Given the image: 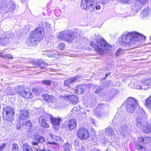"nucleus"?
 Returning a JSON list of instances; mask_svg holds the SVG:
<instances>
[{
  "instance_id": "f257e3e1",
  "label": "nucleus",
  "mask_w": 151,
  "mask_h": 151,
  "mask_svg": "<svg viewBox=\"0 0 151 151\" xmlns=\"http://www.w3.org/2000/svg\"><path fill=\"white\" fill-rule=\"evenodd\" d=\"M141 37V34L137 32H124L119 38V42L122 45H131L140 41Z\"/></svg>"
},
{
  "instance_id": "f03ea898",
  "label": "nucleus",
  "mask_w": 151,
  "mask_h": 151,
  "mask_svg": "<svg viewBox=\"0 0 151 151\" xmlns=\"http://www.w3.org/2000/svg\"><path fill=\"white\" fill-rule=\"evenodd\" d=\"M95 43L91 41L90 42L91 46L94 48V50L100 55H103L105 52L111 50V46L101 37H97L95 39Z\"/></svg>"
},
{
  "instance_id": "7ed1b4c3",
  "label": "nucleus",
  "mask_w": 151,
  "mask_h": 151,
  "mask_svg": "<svg viewBox=\"0 0 151 151\" xmlns=\"http://www.w3.org/2000/svg\"><path fill=\"white\" fill-rule=\"evenodd\" d=\"M94 0H82L81 4V8L84 10H88L91 12L95 11V9L99 10L101 6L99 5L94 6L93 4Z\"/></svg>"
},
{
  "instance_id": "20e7f679",
  "label": "nucleus",
  "mask_w": 151,
  "mask_h": 151,
  "mask_svg": "<svg viewBox=\"0 0 151 151\" xmlns=\"http://www.w3.org/2000/svg\"><path fill=\"white\" fill-rule=\"evenodd\" d=\"M57 37L60 40H65L69 43L72 42L75 38V35L68 32L63 31L60 32Z\"/></svg>"
},
{
  "instance_id": "39448f33",
  "label": "nucleus",
  "mask_w": 151,
  "mask_h": 151,
  "mask_svg": "<svg viewBox=\"0 0 151 151\" xmlns=\"http://www.w3.org/2000/svg\"><path fill=\"white\" fill-rule=\"evenodd\" d=\"M138 101L132 97H130L127 101L126 104L127 109V111L129 113L134 112L136 107L138 104Z\"/></svg>"
},
{
  "instance_id": "423d86ee",
  "label": "nucleus",
  "mask_w": 151,
  "mask_h": 151,
  "mask_svg": "<svg viewBox=\"0 0 151 151\" xmlns=\"http://www.w3.org/2000/svg\"><path fill=\"white\" fill-rule=\"evenodd\" d=\"M127 120L124 119H121L120 122V127L119 129L121 135L125 137H126L128 136L129 132V128L127 124Z\"/></svg>"
},
{
  "instance_id": "0eeeda50",
  "label": "nucleus",
  "mask_w": 151,
  "mask_h": 151,
  "mask_svg": "<svg viewBox=\"0 0 151 151\" xmlns=\"http://www.w3.org/2000/svg\"><path fill=\"white\" fill-rule=\"evenodd\" d=\"M15 90L19 94H21L26 99H31L33 96L29 89L26 90L24 86H20L17 87Z\"/></svg>"
},
{
  "instance_id": "6e6552de",
  "label": "nucleus",
  "mask_w": 151,
  "mask_h": 151,
  "mask_svg": "<svg viewBox=\"0 0 151 151\" xmlns=\"http://www.w3.org/2000/svg\"><path fill=\"white\" fill-rule=\"evenodd\" d=\"M4 113H5V115L3 116L4 119L10 121L14 113V108L11 106H6L3 108Z\"/></svg>"
},
{
  "instance_id": "1a4fd4ad",
  "label": "nucleus",
  "mask_w": 151,
  "mask_h": 151,
  "mask_svg": "<svg viewBox=\"0 0 151 151\" xmlns=\"http://www.w3.org/2000/svg\"><path fill=\"white\" fill-rule=\"evenodd\" d=\"M77 135L79 139L84 140L87 139L89 137V134L87 130L84 128H81L78 129Z\"/></svg>"
},
{
  "instance_id": "9d476101",
  "label": "nucleus",
  "mask_w": 151,
  "mask_h": 151,
  "mask_svg": "<svg viewBox=\"0 0 151 151\" xmlns=\"http://www.w3.org/2000/svg\"><path fill=\"white\" fill-rule=\"evenodd\" d=\"M34 33L35 34L34 35L35 37L39 41L43 39L45 33L44 29L42 27L36 28L35 30L31 32V34H33Z\"/></svg>"
},
{
  "instance_id": "9b49d317",
  "label": "nucleus",
  "mask_w": 151,
  "mask_h": 151,
  "mask_svg": "<svg viewBox=\"0 0 151 151\" xmlns=\"http://www.w3.org/2000/svg\"><path fill=\"white\" fill-rule=\"evenodd\" d=\"M0 9L3 11L1 12L12 13L15 9V7L11 6L10 5L6 4H3L0 2Z\"/></svg>"
},
{
  "instance_id": "f8f14e48",
  "label": "nucleus",
  "mask_w": 151,
  "mask_h": 151,
  "mask_svg": "<svg viewBox=\"0 0 151 151\" xmlns=\"http://www.w3.org/2000/svg\"><path fill=\"white\" fill-rule=\"evenodd\" d=\"M100 106H101V109L99 111L96 113H95L96 116L100 118H102L108 115V112L106 110V109L105 108H103L104 105L102 104H100L98 105L99 107Z\"/></svg>"
},
{
  "instance_id": "ddd939ff",
  "label": "nucleus",
  "mask_w": 151,
  "mask_h": 151,
  "mask_svg": "<svg viewBox=\"0 0 151 151\" xmlns=\"http://www.w3.org/2000/svg\"><path fill=\"white\" fill-rule=\"evenodd\" d=\"M45 141V139L43 137L40 135H36L34 137V141L31 143L33 146H37L39 143H43Z\"/></svg>"
},
{
  "instance_id": "4468645a",
  "label": "nucleus",
  "mask_w": 151,
  "mask_h": 151,
  "mask_svg": "<svg viewBox=\"0 0 151 151\" xmlns=\"http://www.w3.org/2000/svg\"><path fill=\"white\" fill-rule=\"evenodd\" d=\"M35 33L33 34H31L30 37L27 42V43L28 45L32 46L36 44L37 41H39L34 36Z\"/></svg>"
},
{
  "instance_id": "2eb2a0df",
  "label": "nucleus",
  "mask_w": 151,
  "mask_h": 151,
  "mask_svg": "<svg viewBox=\"0 0 151 151\" xmlns=\"http://www.w3.org/2000/svg\"><path fill=\"white\" fill-rule=\"evenodd\" d=\"M77 122L75 119H70L67 124V127L68 130H72L76 126Z\"/></svg>"
},
{
  "instance_id": "dca6fc26",
  "label": "nucleus",
  "mask_w": 151,
  "mask_h": 151,
  "mask_svg": "<svg viewBox=\"0 0 151 151\" xmlns=\"http://www.w3.org/2000/svg\"><path fill=\"white\" fill-rule=\"evenodd\" d=\"M65 99L66 100H69L72 103L74 104H76L78 101V97L74 95H67L65 97Z\"/></svg>"
},
{
  "instance_id": "f3484780",
  "label": "nucleus",
  "mask_w": 151,
  "mask_h": 151,
  "mask_svg": "<svg viewBox=\"0 0 151 151\" xmlns=\"http://www.w3.org/2000/svg\"><path fill=\"white\" fill-rule=\"evenodd\" d=\"M114 131L111 127H109L106 129V131L102 133V135L105 138L110 137L111 136L114 135Z\"/></svg>"
},
{
  "instance_id": "a211bd4d",
  "label": "nucleus",
  "mask_w": 151,
  "mask_h": 151,
  "mask_svg": "<svg viewBox=\"0 0 151 151\" xmlns=\"http://www.w3.org/2000/svg\"><path fill=\"white\" fill-rule=\"evenodd\" d=\"M80 77L81 76H77L69 79L65 80L64 82V84L66 86H68Z\"/></svg>"
},
{
  "instance_id": "6ab92c4d",
  "label": "nucleus",
  "mask_w": 151,
  "mask_h": 151,
  "mask_svg": "<svg viewBox=\"0 0 151 151\" xmlns=\"http://www.w3.org/2000/svg\"><path fill=\"white\" fill-rule=\"evenodd\" d=\"M33 65L35 67H39L41 68H45L47 67V64L45 62H43L42 61H33Z\"/></svg>"
},
{
  "instance_id": "aec40b11",
  "label": "nucleus",
  "mask_w": 151,
  "mask_h": 151,
  "mask_svg": "<svg viewBox=\"0 0 151 151\" xmlns=\"http://www.w3.org/2000/svg\"><path fill=\"white\" fill-rule=\"evenodd\" d=\"M29 113L26 110L21 111L19 116V118L21 120H25L27 119L29 117Z\"/></svg>"
},
{
  "instance_id": "412c9836",
  "label": "nucleus",
  "mask_w": 151,
  "mask_h": 151,
  "mask_svg": "<svg viewBox=\"0 0 151 151\" xmlns=\"http://www.w3.org/2000/svg\"><path fill=\"white\" fill-rule=\"evenodd\" d=\"M50 121L54 126H58L60 124L61 119L60 118L55 117L51 116L50 117Z\"/></svg>"
},
{
  "instance_id": "4be33fe9",
  "label": "nucleus",
  "mask_w": 151,
  "mask_h": 151,
  "mask_svg": "<svg viewBox=\"0 0 151 151\" xmlns=\"http://www.w3.org/2000/svg\"><path fill=\"white\" fill-rule=\"evenodd\" d=\"M39 122L40 124L43 127L47 128L49 127V125L46 122L45 118L43 116L40 117Z\"/></svg>"
},
{
  "instance_id": "5701e85b",
  "label": "nucleus",
  "mask_w": 151,
  "mask_h": 151,
  "mask_svg": "<svg viewBox=\"0 0 151 151\" xmlns=\"http://www.w3.org/2000/svg\"><path fill=\"white\" fill-rule=\"evenodd\" d=\"M143 132L145 133H149L151 132V126L149 124H147L143 127Z\"/></svg>"
},
{
  "instance_id": "b1692460",
  "label": "nucleus",
  "mask_w": 151,
  "mask_h": 151,
  "mask_svg": "<svg viewBox=\"0 0 151 151\" xmlns=\"http://www.w3.org/2000/svg\"><path fill=\"white\" fill-rule=\"evenodd\" d=\"M76 93L78 94H81L83 91V86L82 85H78L75 87Z\"/></svg>"
},
{
  "instance_id": "393cba45",
  "label": "nucleus",
  "mask_w": 151,
  "mask_h": 151,
  "mask_svg": "<svg viewBox=\"0 0 151 151\" xmlns=\"http://www.w3.org/2000/svg\"><path fill=\"white\" fill-rule=\"evenodd\" d=\"M9 41V39L2 36V37L0 39V44L4 45H7Z\"/></svg>"
},
{
  "instance_id": "a878e982",
  "label": "nucleus",
  "mask_w": 151,
  "mask_h": 151,
  "mask_svg": "<svg viewBox=\"0 0 151 151\" xmlns=\"http://www.w3.org/2000/svg\"><path fill=\"white\" fill-rule=\"evenodd\" d=\"M141 119V115L140 114L136 119V125L138 128H140L142 126Z\"/></svg>"
},
{
  "instance_id": "bb28decb",
  "label": "nucleus",
  "mask_w": 151,
  "mask_h": 151,
  "mask_svg": "<svg viewBox=\"0 0 151 151\" xmlns=\"http://www.w3.org/2000/svg\"><path fill=\"white\" fill-rule=\"evenodd\" d=\"M22 149L23 151H33L31 147L26 143L23 144Z\"/></svg>"
},
{
  "instance_id": "cd10ccee",
  "label": "nucleus",
  "mask_w": 151,
  "mask_h": 151,
  "mask_svg": "<svg viewBox=\"0 0 151 151\" xmlns=\"http://www.w3.org/2000/svg\"><path fill=\"white\" fill-rule=\"evenodd\" d=\"M143 85H145L146 86V88L144 87L143 88L145 89L148 88V86H151V79H147L143 81Z\"/></svg>"
},
{
  "instance_id": "c85d7f7f",
  "label": "nucleus",
  "mask_w": 151,
  "mask_h": 151,
  "mask_svg": "<svg viewBox=\"0 0 151 151\" xmlns=\"http://www.w3.org/2000/svg\"><path fill=\"white\" fill-rule=\"evenodd\" d=\"M0 56L1 58H4L5 59H12L13 58V56L10 54L1 53L0 54Z\"/></svg>"
},
{
  "instance_id": "c756f323",
  "label": "nucleus",
  "mask_w": 151,
  "mask_h": 151,
  "mask_svg": "<svg viewBox=\"0 0 151 151\" xmlns=\"http://www.w3.org/2000/svg\"><path fill=\"white\" fill-rule=\"evenodd\" d=\"M41 83L42 85H44L48 86H50L52 83V81L49 80H45L41 81Z\"/></svg>"
},
{
  "instance_id": "7c9ffc66",
  "label": "nucleus",
  "mask_w": 151,
  "mask_h": 151,
  "mask_svg": "<svg viewBox=\"0 0 151 151\" xmlns=\"http://www.w3.org/2000/svg\"><path fill=\"white\" fill-rule=\"evenodd\" d=\"M2 36L9 39L12 37L13 35L12 33L9 32H6L3 34L2 35Z\"/></svg>"
},
{
  "instance_id": "2f4dec72",
  "label": "nucleus",
  "mask_w": 151,
  "mask_h": 151,
  "mask_svg": "<svg viewBox=\"0 0 151 151\" xmlns=\"http://www.w3.org/2000/svg\"><path fill=\"white\" fill-rule=\"evenodd\" d=\"M146 105L148 108H151V97L150 96L146 100Z\"/></svg>"
},
{
  "instance_id": "473e14b6",
  "label": "nucleus",
  "mask_w": 151,
  "mask_h": 151,
  "mask_svg": "<svg viewBox=\"0 0 151 151\" xmlns=\"http://www.w3.org/2000/svg\"><path fill=\"white\" fill-rule=\"evenodd\" d=\"M12 151H19V147L17 144L13 143L12 145Z\"/></svg>"
},
{
  "instance_id": "72a5a7b5",
  "label": "nucleus",
  "mask_w": 151,
  "mask_h": 151,
  "mask_svg": "<svg viewBox=\"0 0 151 151\" xmlns=\"http://www.w3.org/2000/svg\"><path fill=\"white\" fill-rule=\"evenodd\" d=\"M63 147L65 151H70L71 149V146L68 143L66 144L63 146Z\"/></svg>"
},
{
  "instance_id": "f704fd0d",
  "label": "nucleus",
  "mask_w": 151,
  "mask_h": 151,
  "mask_svg": "<svg viewBox=\"0 0 151 151\" xmlns=\"http://www.w3.org/2000/svg\"><path fill=\"white\" fill-rule=\"evenodd\" d=\"M140 141H138V143L136 144L135 148L138 150H140L142 148L141 142L140 139H139Z\"/></svg>"
},
{
  "instance_id": "c9c22d12",
  "label": "nucleus",
  "mask_w": 151,
  "mask_h": 151,
  "mask_svg": "<svg viewBox=\"0 0 151 151\" xmlns=\"http://www.w3.org/2000/svg\"><path fill=\"white\" fill-rule=\"evenodd\" d=\"M9 89L6 92V93L8 95H14L15 93L14 92V91L13 89L11 88H9Z\"/></svg>"
},
{
  "instance_id": "e433bc0d",
  "label": "nucleus",
  "mask_w": 151,
  "mask_h": 151,
  "mask_svg": "<svg viewBox=\"0 0 151 151\" xmlns=\"http://www.w3.org/2000/svg\"><path fill=\"white\" fill-rule=\"evenodd\" d=\"M50 98V95L47 94H44L43 98L45 101L47 103L49 102V99Z\"/></svg>"
},
{
  "instance_id": "4c0bfd02",
  "label": "nucleus",
  "mask_w": 151,
  "mask_h": 151,
  "mask_svg": "<svg viewBox=\"0 0 151 151\" xmlns=\"http://www.w3.org/2000/svg\"><path fill=\"white\" fill-rule=\"evenodd\" d=\"M50 137L52 139L56 141H59L60 139V137L58 136H56L53 135L52 134H50Z\"/></svg>"
},
{
  "instance_id": "58836bf2",
  "label": "nucleus",
  "mask_w": 151,
  "mask_h": 151,
  "mask_svg": "<svg viewBox=\"0 0 151 151\" xmlns=\"http://www.w3.org/2000/svg\"><path fill=\"white\" fill-rule=\"evenodd\" d=\"M151 139L150 137H146L144 139L142 138V142H143L146 144L149 143L150 142Z\"/></svg>"
},
{
  "instance_id": "ea45409f",
  "label": "nucleus",
  "mask_w": 151,
  "mask_h": 151,
  "mask_svg": "<svg viewBox=\"0 0 151 151\" xmlns=\"http://www.w3.org/2000/svg\"><path fill=\"white\" fill-rule=\"evenodd\" d=\"M47 56L50 57H54L57 58L58 57V55L55 54H53L52 53H49L47 54Z\"/></svg>"
},
{
  "instance_id": "a19ab883",
  "label": "nucleus",
  "mask_w": 151,
  "mask_h": 151,
  "mask_svg": "<svg viewBox=\"0 0 151 151\" xmlns=\"http://www.w3.org/2000/svg\"><path fill=\"white\" fill-rule=\"evenodd\" d=\"M26 125L28 127V129H29L32 127V124L30 121H28L26 122Z\"/></svg>"
},
{
  "instance_id": "79ce46f5",
  "label": "nucleus",
  "mask_w": 151,
  "mask_h": 151,
  "mask_svg": "<svg viewBox=\"0 0 151 151\" xmlns=\"http://www.w3.org/2000/svg\"><path fill=\"white\" fill-rule=\"evenodd\" d=\"M56 100L55 97L52 95H50V98L49 99V102H52L55 101Z\"/></svg>"
},
{
  "instance_id": "37998d69",
  "label": "nucleus",
  "mask_w": 151,
  "mask_h": 151,
  "mask_svg": "<svg viewBox=\"0 0 151 151\" xmlns=\"http://www.w3.org/2000/svg\"><path fill=\"white\" fill-rule=\"evenodd\" d=\"M55 15L57 16H60L61 12L59 9L55 10Z\"/></svg>"
},
{
  "instance_id": "c03bdc74",
  "label": "nucleus",
  "mask_w": 151,
  "mask_h": 151,
  "mask_svg": "<svg viewBox=\"0 0 151 151\" xmlns=\"http://www.w3.org/2000/svg\"><path fill=\"white\" fill-rule=\"evenodd\" d=\"M65 46V44L63 43H60V44L58 48L61 50H62L64 49Z\"/></svg>"
},
{
  "instance_id": "a18cd8bd",
  "label": "nucleus",
  "mask_w": 151,
  "mask_h": 151,
  "mask_svg": "<svg viewBox=\"0 0 151 151\" xmlns=\"http://www.w3.org/2000/svg\"><path fill=\"white\" fill-rule=\"evenodd\" d=\"M122 49H119L116 52V56H119L121 54V52H122Z\"/></svg>"
},
{
  "instance_id": "49530a36",
  "label": "nucleus",
  "mask_w": 151,
  "mask_h": 151,
  "mask_svg": "<svg viewBox=\"0 0 151 151\" xmlns=\"http://www.w3.org/2000/svg\"><path fill=\"white\" fill-rule=\"evenodd\" d=\"M6 146L5 143L2 144L0 146V151H3V149L5 148Z\"/></svg>"
},
{
  "instance_id": "de8ad7c7",
  "label": "nucleus",
  "mask_w": 151,
  "mask_h": 151,
  "mask_svg": "<svg viewBox=\"0 0 151 151\" xmlns=\"http://www.w3.org/2000/svg\"><path fill=\"white\" fill-rule=\"evenodd\" d=\"M142 115H143V117L145 119L146 118H147V117L148 115L146 114L145 113V112L144 110H142Z\"/></svg>"
},
{
  "instance_id": "09e8293b",
  "label": "nucleus",
  "mask_w": 151,
  "mask_h": 151,
  "mask_svg": "<svg viewBox=\"0 0 151 151\" xmlns=\"http://www.w3.org/2000/svg\"><path fill=\"white\" fill-rule=\"evenodd\" d=\"M119 2L122 3H127L130 0H117Z\"/></svg>"
},
{
  "instance_id": "8fccbe9b",
  "label": "nucleus",
  "mask_w": 151,
  "mask_h": 151,
  "mask_svg": "<svg viewBox=\"0 0 151 151\" xmlns=\"http://www.w3.org/2000/svg\"><path fill=\"white\" fill-rule=\"evenodd\" d=\"M101 89H102V88H101L100 87H98L96 88V89L95 91V93H99V92H100V91L101 90Z\"/></svg>"
},
{
  "instance_id": "3c124183",
  "label": "nucleus",
  "mask_w": 151,
  "mask_h": 151,
  "mask_svg": "<svg viewBox=\"0 0 151 151\" xmlns=\"http://www.w3.org/2000/svg\"><path fill=\"white\" fill-rule=\"evenodd\" d=\"M47 145H48V144H52L53 145H56L57 144V143L54 142H48L47 143Z\"/></svg>"
},
{
  "instance_id": "603ef678",
  "label": "nucleus",
  "mask_w": 151,
  "mask_h": 151,
  "mask_svg": "<svg viewBox=\"0 0 151 151\" xmlns=\"http://www.w3.org/2000/svg\"><path fill=\"white\" fill-rule=\"evenodd\" d=\"M81 116L83 117H85L86 116V114L85 113H81L80 114Z\"/></svg>"
},
{
  "instance_id": "864d4df0",
  "label": "nucleus",
  "mask_w": 151,
  "mask_h": 151,
  "mask_svg": "<svg viewBox=\"0 0 151 151\" xmlns=\"http://www.w3.org/2000/svg\"><path fill=\"white\" fill-rule=\"evenodd\" d=\"M143 1H142V4H145L146 3L148 0H142Z\"/></svg>"
},
{
  "instance_id": "5fc2aeb1",
  "label": "nucleus",
  "mask_w": 151,
  "mask_h": 151,
  "mask_svg": "<svg viewBox=\"0 0 151 151\" xmlns=\"http://www.w3.org/2000/svg\"><path fill=\"white\" fill-rule=\"evenodd\" d=\"M79 151H85L84 147H83L82 148H81V149L79 150Z\"/></svg>"
},
{
  "instance_id": "6e6d98bb",
  "label": "nucleus",
  "mask_w": 151,
  "mask_h": 151,
  "mask_svg": "<svg viewBox=\"0 0 151 151\" xmlns=\"http://www.w3.org/2000/svg\"><path fill=\"white\" fill-rule=\"evenodd\" d=\"M145 39H146L144 35H142V40H145Z\"/></svg>"
},
{
  "instance_id": "4d7b16f0",
  "label": "nucleus",
  "mask_w": 151,
  "mask_h": 151,
  "mask_svg": "<svg viewBox=\"0 0 151 151\" xmlns=\"http://www.w3.org/2000/svg\"><path fill=\"white\" fill-rule=\"evenodd\" d=\"M136 88L137 89H142V87H141L140 86H137V87H136Z\"/></svg>"
},
{
  "instance_id": "13d9d810",
  "label": "nucleus",
  "mask_w": 151,
  "mask_h": 151,
  "mask_svg": "<svg viewBox=\"0 0 151 151\" xmlns=\"http://www.w3.org/2000/svg\"><path fill=\"white\" fill-rule=\"evenodd\" d=\"M136 1L139 2L140 4H141L142 0H135Z\"/></svg>"
},
{
  "instance_id": "bf43d9fd",
  "label": "nucleus",
  "mask_w": 151,
  "mask_h": 151,
  "mask_svg": "<svg viewBox=\"0 0 151 151\" xmlns=\"http://www.w3.org/2000/svg\"><path fill=\"white\" fill-rule=\"evenodd\" d=\"M39 151H51L50 150H48L47 151L46 150H40Z\"/></svg>"
},
{
  "instance_id": "052dcab7",
  "label": "nucleus",
  "mask_w": 151,
  "mask_h": 151,
  "mask_svg": "<svg viewBox=\"0 0 151 151\" xmlns=\"http://www.w3.org/2000/svg\"><path fill=\"white\" fill-rule=\"evenodd\" d=\"M36 90H37V89L35 88H34L33 89V91L34 92L35 91H36Z\"/></svg>"
},
{
  "instance_id": "680f3d73",
  "label": "nucleus",
  "mask_w": 151,
  "mask_h": 151,
  "mask_svg": "<svg viewBox=\"0 0 151 151\" xmlns=\"http://www.w3.org/2000/svg\"><path fill=\"white\" fill-rule=\"evenodd\" d=\"M108 73H106L105 75V77H107L108 76Z\"/></svg>"
},
{
  "instance_id": "e2e57ef3",
  "label": "nucleus",
  "mask_w": 151,
  "mask_h": 151,
  "mask_svg": "<svg viewBox=\"0 0 151 151\" xmlns=\"http://www.w3.org/2000/svg\"><path fill=\"white\" fill-rule=\"evenodd\" d=\"M74 111H75V108H74L73 110H72L71 111V112H73Z\"/></svg>"
},
{
  "instance_id": "0e129e2a",
  "label": "nucleus",
  "mask_w": 151,
  "mask_h": 151,
  "mask_svg": "<svg viewBox=\"0 0 151 151\" xmlns=\"http://www.w3.org/2000/svg\"><path fill=\"white\" fill-rule=\"evenodd\" d=\"M19 128H20L19 127H18L17 126V129H19Z\"/></svg>"
},
{
  "instance_id": "69168bd1",
  "label": "nucleus",
  "mask_w": 151,
  "mask_h": 151,
  "mask_svg": "<svg viewBox=\"0 0 151 151\" xmlns=\"http://www.w3.org/2000/svg\"><path fill=\"white\" fill-rule=\"evenodd\" d=\"M91 101H88V104H90Z\"/></svg>"
},
{
  "instance_id": "338daca9",
  "label": "nucleus",
  "mask_w": 151,
  "mask_h": 151,
  "mask_svg": "<svg viewBox=\"0 0 151 151\" xmlns=\"http://www.w3.org/2000/svg\"><path fill=\"white\" fill-rule=\"evenodd\" d=\"M93 104L92 105H91H91L90 106H93Z\"/></svg>"
},
{
  "instance_id": "774afa93",
  "label": "nucleus",
  "mask_w": 151,
  "mask_h": 151,
  "mask_svg": "<svg viewBox=\"0 0 151 151\" xmlns=\"http://www.w3.org/2000/svg\"><path fill=\"white\" fill-rule=\"evenodd\" d=\"M150 41H151V36L150 37Z\"/></svg>"
}]
</instances>
